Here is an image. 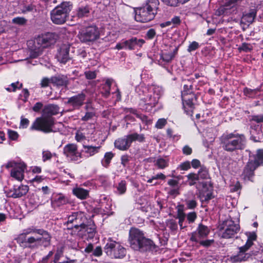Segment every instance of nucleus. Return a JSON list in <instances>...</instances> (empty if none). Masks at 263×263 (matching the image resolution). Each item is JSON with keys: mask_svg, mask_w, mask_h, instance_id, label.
I'll return each instance as SVG.
<instances>
[{"mask_svg": "<svg viewBox=\"0 0 263 263\" xmlns=\"http://www.w3.org/2000/svg\"><path fill=\"white\" fill-rule=\"evenodd\" d=\"M50 83H51V78H44L41 81V86L42 87H46L48 86Z\"/></svg>", "mask_w": 263, "mask_h": 263, "instance_id": "nucleus-61", "label": "nucleus"}, {"mask_svg": "<svg viewBox=\"0 0 263 263\" xmlns=\"http://www.w3.org/2000/svg\"><path fill=\"white\" fill-rule=\"evenodd\" d=\"M129 41V50H134L141 48L145 43L143 39H138L137 37H132Z\"/></svg>", "mask_w": 263, "mask_h": 263, "instance_id": "nucleus-27", "label": "nucleus"}, {"mask_svg": "<svg viewBox=\"0 0 263 263\" xmlns=\"http://www.w3.org/2000/svg\"><path fill=\"white\" fill-rule=\"evenodd\" d=\"M213 242H214V240L213 239L205 240H202V239H199V241L194 242L195 243V245L199 244L200 246L208 247L210 246Z\"/></svg>", "mask_w": 263, "mask_h": 263, "instance_id": "nucleus-45", "label": "nucleus"}, {"mask_svg": "<svg viewBox=\"0 0 263 263\" xmlns=\"http://www.w3.org/2000/svg\"><path fill=\"white\" fill-rule=\"evenodd\" d=\"M128 240L130 247L136 251H153L156 248L154 242L146 238L142 231L136 228L130 229Z\"/></svg>", "mask_w": 263, "mask_h": 263, "instance_id": "nucleus-3", "label": "nucleus"}, {"mask_svg": "<svg viewBox=\"0 0 263 263\" xmlns=\"http://www.w3.org/2000/svg\"><path fill=\"white\" fill-rule=\"evenodd\" d=\"M63 153L67 157L72 161H78L82 157L81 153L78 151L77 146L74 144L66 145L64 147Z\"/></svg>", "mask_w": 263, "mask_h": 263, "instance_id": "nucleus-15", "label": "nucleus"}, {"mask_svg": "<svg viewBox=\"0 0 263 263\" xmlns=\"http://www.w3.org/2000/svg\"><path fill=\"white\" fill-rule=\"evenodd\" d=\"M165 5L171 7H177L180 3L179 0H161Z\"/></svg>", "mask_w": 263, "mask_h": 263, "instance_id": "nucleus-42", "label": "nucleus"}, {"mask_svg": "<svg viewBox=\"0 0 263 263\" xmlns=\"http://www.w3.org/2000/svg\"><path fill=\"white\" fill-rule=\"evenodd\" d=\"M83 219H85L84 214L81 212H74L68 216L67 224L73 223V228L71 227V229L74 234L77 233V234L80 235L84 232L90 233L94 231L93 228L89 229L83 223Z\"/></svg>", "mask_w": 263, "mask_h": 263, "instance_id": "nucleus-6", "label": "nucleus"}, {"mask_svg": "<svg viewBox=\"0 0 263 263\" xmlns=\"http://www.w3.org/2000/svg\"><path fill=\"white\" fill-rule=\"evenodd\" d=\"M43 104L41 102H37L32 107V109L33 111H34L36 113H39L41 110L43 111Z\"/></svg>", "mask_w": 263, "mask_h": 263, "instance_id": "nucleus-47", "label": "nucleus"}, {"mask_svg": "<svg viewBox=\"0 0 263 263\" xmlns=\"http://www.w3.org/2000/svg\"><path fill=\"white\" fill-rule=\"evenodd\" d=\"M57 40V36L55 33H47L39 35L35 40V43L43 48L47 47L54 44Z\"/></svg>", "mask_w": 263, "mask_h": 263, "instance_id": "nucleus-14", "label": "nucleus"}, {"mask_svg": "<svg viewBox=\"0 0 263 263\" xmlns=\"http://www.w3.org/2000/svg\"><path fill=\"white\" fill-rule=\"evenodd\" d=\"M136 90L140 99L139 106L146 111L152 110L163 92L162 87L156 85L140 86Z\"/></svg>", "mask_w": 263, "mask_h": 263, "instance_id": "nucleus-1", "label": "nucleus"}, {"mask_svg": "<svg viewBox=\"0 0 263 263\" xmlns=\"http://www.w3.org/2000/svg\"><path fill=\"white\" fill-rule=\"evenodd\" d=\"M155 165L159 168L163 169L168 165V161L162 158H159L155 161Z\"/></svg>", "mask_w": 263, "mask_h": 263, "instance_id": "nucleus-35", "label": "nucleus"}, {"mask_svg": "<svg viewBox=\"0 0 263 263\" xmlns=\"http://www.w3.org/2000/svg\"><path fill=\"white\" fill-rule=\"evenodd\" d=\"M191 167V164L189 161H185L180 164L179 168L183 171H186Z\"/></svg>", "mask_w": 263, "mask_h": 263, "instance_id": "nucleus-58", "label": "nucleus"}, {"mask_svg": "<svg viewBox=\"0 0 263 263\" xmlns=\"http://www.w3.org/2000/svg\"><path fill=\"white\" fill-rule=\"evenodd\" d=\"M103 82L100 87V90L102 95L107 98L110 95V87L115 83L114 81L112 79H105Z\"/></svg>", "mask_w": 263, "mask_h": 263, "instance_id": "nucleus-17", "label": "nucleus"}, {"mask_svg": "<svg viewBox=\"0 0 263 263\" xmlns=\"http://www.w3.org/2000/svg\"><path fill=\"white\" fill-rule=\"evenodd\" d=\"M85 76L87 79H93L96 78L97 74L96 71H86L85 72Z\"/></svg>", "mask_w": 263, "mask_h": 263, "instance_id": "nucleus-53", "label": "nucleus"}, {"mask_svg": "<svg viewBox=\"0 0 263 263\" xmlns=\"http://www.w3.org/2000/svg\"><path fill=\"white\" fill-rule=\"evenodd\" d=\"M256 165L252 161L249 162L244 170V174L245 176L250 179L253 176L254 171L256 168Z\"/></svg>", "mask_w": 263, "mask_h": 263, "instance_id": "nucleus-29", "label": "nucleus"}, {"mask_svg": "<svg viewBox=\"0 0 263 263\" xmlns=\"http://www.w3.org/2000/svg\"><path fill=\"white\" fill-rule=\"evenodd\" d=\"M89 191L81 187H76L72 190L73 194L78 198L83 200L89 196Z\"/></svg>", "mask_w": 263, "mask_h": 263, "instance_id": "nucleus-23", "label": "nucleus"}, {"mask_svg": "<svg viewBox=\"0 0 263 263\" xmlns=\"http://www.w3.org/2000/svg\"><path fill=\"white\" fill-rule=\"evenodd\" d=\"M85 139L84 135L80 132H78L76 135V139L77 141L80 142Z\"/></svg>", "mask_w": 263, "mask_h": 263, "instance_id": "nucleus-64", "label": "nucleus"}, {"mask_svg": "<svg viewBox=\"0 0 263 263\" xmlns=\"http://www.w3.org/2000/svg\"><path fill=\"white\" fill-rule=\"evenodd\" d=\"M248 249L246 248L242 249V247H240L239 253L236 255L232 256L230 257V260L233 262L247 260L250 257V255L248 253H245V252Z\"/></svg>", "mask_w": 263, "mask_h": 263, "instance_id": "nucleus-20", "label": "nucleus"}, {"mask_svg": "<svg viewBox=\"0 0 263 263\" xmlns=\"http://www.w3.org/2000/svg\"><path fill=\"white\" fill-rule=\"evenodd\" d=\"M104 251L107 256L112 258H122L126 253V249L111 238L108 239L104 247Z\"/></svg>", "mask_w": 263, "mask_h": 263, "instance_id": "nucleus-8", "label": "nucleus"}, {"mask_svg": "<svg viewBox=\"0 0 263 263\" xmlns=\"http://www.w3.org/2000/svg\"><path fill=\"white\" fill-rule=\"evenodd\" d=\"M19 85L20 84L18 82L16 83H12L9 87L6 88V89L8 91H14L16 90V88L19 87Z\"/></svg>", "mask_w": 263, "mask_h": 263, "instance_id": "nucleus-63", "label": "nucleus"}, {"mask_svg": "<svg viewBox=\"0 0 263 263\" xmlns=\"http://www.w3.org/2000/svg\"><path fill=\"white\" fill-rule=\"evenodd\" d=\"M222 237L230 238L234 236L239 230V226L231 219H228L223 221L220 226Z\"/></svg>", "mask_w": 263, "mask_h": 263, "instance_id": "nucleus-10", "label": "nucleus"}, {"mask_svg": "<svg viewBox=\"0 0 263 263\" xmlns=\"http://www.w3.org/2000/svg\"><path fill=\"white\" fill-rule=\"evenodd\" d=\"M177 218L179 219V224L181 229H183V222L185 218V214L183 212L182 208H179L177 210Z\"/></svg>", "mask_w": 263, "mask_h": 263, "instance_id": "nucleus-33", "label": "nucleus"}, {"mask_svg": "<svg viewBox=\"0 0 263 263\" xmlns=\"http://www.w3.org/2000/svg\"><path fill=\"white\" fill-rule=\"evenodd\" d=\"M102 254V250L101 247H97L92 252V255L95 256L99 257Z\"/></svg>", "mask_w": 263, "mask_h": 263, "instance_id": "nucleus-60", "label": "nucleus"}, {"mask_svg": "<svg viewBox=\"0 0 263 263\" xmlns=\"http://www.w3.org/2000/svg\"><path fill=\"white\" fill-rule=\"evenodd\" d=\"M199 44L197 42L194 41L189 45L187 51L189 52L194 51L198 49L199 48Z\"/></svg>", "mask_w": 263, "mask_h": 263, "instance_id": "nucleus-51", "label": "nucleus"}, {"mask_svg": "<svg viewBox=\"0 0 263 263\" xmlns=\"http://www.w3.org/2000/svg\"><path fill=\"white\" fill-rule=\"evenodd\" d=\"M71 5L69 2H63L53 9L51 13V19L56 24L64 23L71 11Z\"/></svg>", "mask_w": 263, "mask_h": 263, "instance_id": "nucleus-7", "label": "nucleus"}, {"mask_svg": "<svg viewBox=\"0 0 263 263\" xmlns=\"http://www.w3.org/2000/svg\"><path fill=\"white\" fill-rule=\"evenodd\" d=\"M197 218L195 212H191L187 215V219L189 223L193 222Z\"/></svg>", "mask_w": 263, "mask_h": 263, "instance_id": "nucleus-57", "label": "nucleus"}, {"mask_svg": "<svg viewBox=\"0 0 263 263\" xmlns=\"http://www.w3.org/2000/svg\"><path fill=\"white\" fill-rule=\"evenodd\" d=\"M120 114H125L126 115H138V114L136 112V110L133 108H124V109H123V111L121 112Z\"/></svg>", "mask_w": 263, "mask_h": 263, "instance_id": "nucleus-49", "label": "nucleus"}, {"mask_svg": "<svg viewBox=\"0 0 263 263\" xmlns=\"http://www.w3.org/2000/svg\"><path fill=\"white\" fill-rule=\"evenodd\" d=\"M85 98V95L83 93H81L70 98L67 103L74 107H78L83 104Z\"/></svg>", "mask_w": 263, "mask_h": 263, "instance_id": "nucleus-21", "label": "nucleus"}, {"mask_svg": "<svg viewBox=\"0 0 263 263\" xmlns=\"http://www.w3.org/2000/svg\"><path fill=\"white\" fill-rule=\"evenodd\" d=\"M67 202V200L64 196L60 194L55 196L54 199L52 201V206L60 207L65 204Z\"/></svg>", "mask_w": 263, "mask_h": 263, "instance_id": "nucleus-28", "label": "nucleus"}, {"mask_svg": "<svg viewBox=\"0 0 263 263\" xmlns=\"http://www.w3.org/2000/svg\"><path fill=\"white\" fill-rule=\"evenodd\" d=\"M53 125L54 120L51 116H41L36 118L30 129L48 133L53 131Z\"/></svg>", "mask_w": 263, "mask_h": 263, "instance_id": "nucleus-9", "label": "nucleus"}, {"mask_svg": "<svg viewBox=\"0 0 263 263\" xmlns=\"http://www.w3.org/2000/svg\"><path fill=\"white\" fill-rule=\"evenodd\" d=\"M199 176V179H206L209 176L208 171L205 168H201L198 173L197 174Z\"/></svg>", "mask_w": 263, "mask_h": 263, "instance_id": "nucleus-44", "label": "nucleus"}, {"mask_svg": "<svg viewBox=\"0 0 263 263\" xmlns=\"http://www.w3.org/2000/svg\"><path fill=\"white\" fill-rule=\"evenodd\" d=\"M186 177L187 178L186 182L190 186L195 184L196 181L199 180V176L195 173H190L186 176Z\"/></svg>", "mask_w": 263, "mask_h": 263, "instance_id": "nucleus-34", "label": "nucleus"}, {"mask_svg": "<svg viewBox=\"0 0 263 263\" xmlns=\"http://www.w3.org/2000/svg\"><path fill=\"white\" fill-rule=\"evenodd\" d=\"M35 9V6L32 4H30L27 6H24L22 10V12L23 13H26L28 12L32 11Z\"/></svg>", "mask_w": 263, "mask_h": 263, "instance_id": "nucleus-52", "label": "nucleus"}, {"mask_svg": "<svg viewBox=\"0 0 263 263\" xmlns=\"http://www.w3.org/2000/svg\"><path fill=\"white\" fill-rule=\"evenodd\" d=\"M63 111L57 105L50 104L44 106L42 115H55L59 113L62 114Z\"/></svg>", "mask_w": 263, "mask_h": 263, "instance_id": "nucleus-18", "label": "nucleus"}, {"mask_svg": "<svg viewBox=\"0 0 263 263\" xmlns=\"http://www.w3.org/2000/svg\"><path fill=\"white\" fill-rule=\"evenodd\" d=\"M85 149V153L88 154L89 156H92L97 153H98L100 146H93L90 145H83Z\"/></svg>", "mask_w": 263, "mask_h": 263, "instance_id": "nucleus-31", "label": "nucleus"}, {"mask_svg": "<svg viewBox=\"0 0 263 263\" xmlns=\"http://www.w3.org/2000/svg\"><path fill=\"white\" fill-rule=\"evenodd\" d=\"M173 57L174 56L172 53H163L161 55V59L166 62L171 61Z\"/></svg>", "mask_w": 263, "mask_h": 263, "instance_id": "nucleus-46", "label": "nucleus"}, {"mask_svg": "<svg viewBox=\"0 0 263 263\" xmlns=\"http://www.w3.org/2000/svg\"><path fill=\"white\" fill-rule=\"evenodd\" d=\"M115 146L121 150V151H125L128 149L129 147V144H128V142L126 137L119 138L115 141L114 143Z\"/></svg>", "mask_w": 263, "mask_h": 263, "instance_id": "nucleus-24", "label": "nucleus"}, {"mask_svg": "<svg viewBox=\"0 0 263 263\" xmlns=\"http://www.w3.org/2000/svg\"><path fill=\"white\" fill-rule=\"evenodd\" d=\"M29 190L28 186L27 185H21L16 189H14L11 196L13 198L21 197L28 192Z\"/></svg>", "mask_w": 263, "mask_h": 263, "instance_id": "nucleus-25", "label": "nucleus"}, {"mask_svg": "<svg viewBox=\"0 0 263 263\" xmlns=\"http://www.w3.org/2000/svg\"><path fill=\"white\" fill-rule=\"evenodd\" d=\"M6 168L12 167L11 176L18 181L24 179V173L26 168V165L23 162L16 163L14 162H9L6 165Z\"/></svg>", "mask_w": 263, "mask_h": 263, "instance_id": "nucleus-12", "label": "nucleus"}, {"mask_svg": "<svg viewBox=\"0 0 263 263\" xmlns=\"http://www.w3.org/2000/svg\"><path fill=\"white\" fill-rule=\"evenodd\" d=\"M78 35L81 42L87 43L94 41L98 39L99 33L96 26H90L82 30Z\"/></svg>", "mask_w": 263, "mask_h": 263, "instance_id": "nucleus-11", "label": "nucleus"}, {"mask_svg": "<svg viewBox=\"0 0 263 263\" xmlns=\"http://www.w3.org/2000/svg\"><path fill=\"white\" fill-rule=\"evenodd\" d=\"M58 61L65 64L69 60V48L64 45L62 46L57 55Z\"/></svg>", "mask_w": 263, "mask_h": 263, "instance_id": "nucleus-19", "label": "nucleus"}, {"mask_svg": "<svg viewBox=\"0 0 263 263\" xmlns=\"http://www.w3.org/2000/svg\"><path fill=\"white\" fill-rule=\"evenodd\" d=\"M240 50H242L245 52H248L251 50V46L250 44L248 43H244L239 48Z\"/></svg>", "mask_w": 263, "mask_h": 263, "instance_id": "nucleus-59", "label": "nucleus"}, {"mask_svg": "<svg viewBox=\"0 0 263 263\" xmlns=\"http://www.w3.org/2000/svg\"><path fill=\"white\" fill-rule=\"evenodd\" d=\"M8 134L9 138L12 140H16L18 137L17 133L12 130H8Z\"/></svg>", "mask_w": 263, "mask_h": 263, "instance_id": "nucleus-54", "label": "nucleus"}, {"mask_svg": "<svg viewBox=\"0 0 263 263\" xmlns=\"http://www.w3.org/2000/svg\"><path fill=\"white\" fill-rule=\"evenodd\" d=\"M206 185L203 184V189L200 192L199 197L202 201H208L213 198L211 191L209 189H206Z\"/></svg>", "mask_w": 263, "mask_h": 263, "instance_id": "nucleus-26", "label": "nucleus"}, {"mask_svg": "<svg viewBox=\"0 0 263 263\" xmlns=\"http://www.w3.org/2000/svg\"><path fill=\"white\" fill-rule=\"evenodd\" d=\"M254 162L253 163L258 166L263 163V149H259L257 151L256 155L254 156Z\"/></svg>", "mask_w": 263, "mask_h": 263, "instance_id": "nucleus-32", "label": "nucleus"}, {"mask_svg": "<svg viewBox=\"0 0 263 263\" xmlns=\"http://www.w3.org/2000/svg\"><path fill=\"white\" fill-rule=\"evenodd\" d=\"M165 178V176L164 174L162 173H159L157 175L152 177L151 178L147 180V182L148 183H152L153 180H156V179H162L163 180Z\"/></svg>", "mask_w": 263, "mask_h": 263, "instance_id": "nucleus-50", "label": "nucleus"}, {"mask_svg": "<svg viewBox=\"0 0 263 263\" xmlns=\"http://www.w3.org/2000/svg\"><path fill=\"white\" fill-rule=\"evenodd\" d=\"M135 141L139 142H143L145 141V137L143 134H139L137 133H133Z\"/></svg>", "mask_w": 263, "mask_h": 263, "instance_id": "nucleus-55", "label": "nucleus"}, {"mask_svg": "<svg viewBox=\"0 0 263 263\" xmlns=\"http://www.w3.org/2000/svg\"><path fill=\"white\" fill-rule=\"evenodd\" d=\"M182 101L185 112L188 115L193 114V103L192 101L190 99L185 101L183 99Z\"/></svg>", "mask_w": 263, "mask_h": 263, "instance_id": "nucleus-30", "label": "nucleus"}, {"mask_svg": "<svg viewBox=\"0 0 263 263\" xmlns=\"http://www.w3.org/2000/svg\"><path fill=\"white\" fill-rule=\"evenodd\" d=\"M27 20L23 17H14L12 20V23L18 25H24L27 23Z\"/></svg>", "mask_w": 263, "mask_h": 263, "instance_id": "nucleus-41", "label": "nucleus"}, {"mask_svg": "<svg viewBox=\"0 0 263 263\" xmlns=\"http://www.w3.org/2000/svg\"><path fill=\"white\" fill-rule=\"evenodd\" d=\"M256 239V235L255 233H250L248 236V240L244 246L242 247V249L244 248L249 249L253 245V241Z\"/></svg>", "mask_w": 263, "mask_h": 263, "instance_id": "nucleus-36", "label": "nucleus"}, {"mask_svg": "<svg viewBox=\"0 0 263 263\" xmlns=\"http://www.w3.org/2000/svg\"><path fill=\"white\" fill-rule=\"evenodd\" d=\"M166 123V120L164 118L159 119L156 124V127L159 129L162 128Z\"/></svg>", "mask_w": 263, "mask_h": 263, "instance_id": "nucleus-48", "label": "nucleus"}, {"mask_svg": "<svg viewBox=\"0 0 263 263\" xmlns=\"http://www.w3.org/2000/svg\"><path fill=\"white\" fill-rule=\"evenodd\" d=\"M159 4L158 0H147L144 6L136 10V21L145 23L152 20L157 13Z\"/></svg>", "mask_w": 263, "mask_h": 263, "instance_id": "nucleus-5", "label": "nucleus"}, {"mask_svg": "<svg viewBox=\"0 0 263 263\" xmlns=\"http://www.w3.org/2000/svg\"><path fill=\"white\" fill-rule=\"evenodd\" d=\"M241 1L225 0L224 5L218 8L216 13L219 15L236 13L238 4Z\"/></svg>", "mask_w": 263, "mask_h": 263, "instance_id": "nucleus-13", "label": "nucleus"}, {"mask_svg": "<svg viewBox=\"0 0 263 263\" xmlns=\"http://www.w3.org/2000/svg\"><path fill=\"white\" fill-rule=\"evenodd\" d=\"M50 239L51 237L46 231L32 229L25 230L17 238L22 246L31 248L40 246L47 247L50 245Z\"/></svg>", "mask_w": 263, "mask_h": 263, "instance_id": "nucleus-2", "label": "nucleus"}, {"mask_svg": "<svg viewBox=\"0 0 263 263\" xmlns=\"http://www.w3.org/2000/svg\"><path fill=\"white\" fill-rule=\"evenodd\" d=\"M255 17V13L253 12L243 15L241 20L242 22L251 23Z\"/></svg>", "mask_w": 263, "mask_h": 263, "instance_id": "nucleus-38", "label": "nucleus"}, {"mask_svg": "<svg viewBox=\"0 0 263 263\" xmlns=\"http://www.w3.org/2000/svg\"><path fill=\"white\" fill-rule=\"evenodd\" d=\"M51 157L52 154L50 153V152L48 151H46L43 152V159L44 161L50 159L51 158Z\"/></svg>", "mask_w": 263, "mask_h": 263, "instance_id": "nucleus-62", "label": "nucleus"}, {"mask_svg": "<svg viewBox=\"0 0 263 263\" xmlns=\"http://www.w3.org/2000/svg\"><path fill=\"white\" fill-rule=\"evenodd\" d=\"M67 78L62 76H56L51 78V83L58 86H66L67 84Z\"/></svg>", "mask_w": 263, "mask_h": 263, "instance_id": "nucleus-22", "label": "nucleus"}, {"mask_svg": "<svg viewBox=\"0 0 263 263\" xmlns=\"http://www.w3.org/2000/svg\"><path fill=\"white\" fill-rule=\"evenodd\" d=\"M89 12V8L87 6L79 7L77 10V15L79 17L86 16Z\"/></svg>", "mask_w": 263, "mask_h": 263, "instance_id": "nucleus-37", "label": "nucleus"}, {"mask_svg": "<svg viewBox=\"0 0 263 263\" xmlns=\"http://www.w3.org/2000/svg\"><path fill=\"white\" fill-rule=\"evenodd\" d=\"M114 157V154L111 152H107L104 155V162H103V165L105 167H107L109 165L111 160Z\"/></svg>", "mask_w": 263, "mask_h": 263, "instance_id": "nucleus-39", "label": "nucleus"}, {"mask_svg": "<svg viewBox=\"0 0 263 263\" xmlns=\"http://www.w3.org/2000/svg\"><path fill=\"white\" fill-rule=\"evenodd\" d=\"M117 190L120 194H124L126 190V183L124 181H122L121 182H120L117 186Z\"/></svg>", "mask_w": 263, "mask_h": 263, "instance_id": "nucleus-43", "label": "nucleus"}, {"mask_svg": "<svg viewBox=\"0 0 263 263\" xmlns=\"http://www.w3.org/2000/svg\"><path fill=\"white\" fill-rule=\"evenodd\" d=\"M166 226L171 231H176L177 229L178 226L176 221L173 219L167 220L166 221Z\"/></svg>", "mask_w": 263, "mask_h": 263, "instance_id": "nucleus-40", "label": "nucleus"}, {"mask_svg": "<svg viewBox=\"0 0 263 263\" xmlns=\"http://www.w3.org/2000/svg\"><path fill=\"white\" fill-rule=\"evenodd\" d=\"M186 204L188 209H193L197 206V202L194 200H189L186 201Z\"/></svg>", "mask_w": 263, "mask_h": 263, "instance_id": "nucleus-56", "label": "nucleus"}, {"mask_svg": "<svg viewBox=\"0 0 263 263\" xmlns=\"http://www.w3.org/2000/svg\"><path fill=\"white\" fill-rule=\"evenodd\" d=\"M209 228L202 224H200L197 229V231L191 234L190 240L192 242H197L199 239H202L206 237L210 233Z\"/></svg>", "mask_w": 263, "mask_h": 263, "instance_id": "nucleus-16", "label": "nucleus"}, {"mask_svg": "<svg viewBox=\"0 0 263 263\" xmlns=\"http://www.w3.org/2000/svg\"><path fill=\"white\" fill-rule=\"evenodd\" d=\"M220 141L224 150L232 152L244 148L245 137L239 134H224L220 137Z\"/></svg>", "mask_w": 263, "mask_h": 263, "instance_id": "nucleus-4", "label": "nucleus"}]
</instances>
